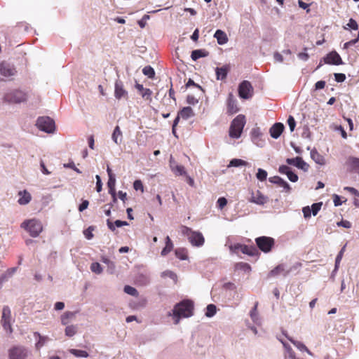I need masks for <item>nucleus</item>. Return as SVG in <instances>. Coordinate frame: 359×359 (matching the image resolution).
Returning <instances> with one entry per match:
<instances>
[{
    "instance_id": "nucleus-45",
    "label": "nucleus",
    "mask_w": 359,
    "mask_h": 359,
    "mask_svg": "<svg viewBox=\"0 0 359 359\" xmlns=\"http://www.w3.org/2000/svg\"><path fill=\"white\" fill-rule=\"evenodd\" d=\"M351 29L353 30H357L359 29V26L358 25V22L353 18L349 19L348 22L346 24V26H344V29Z\"/></svg>"
},
{
    "instance_id": "nucleus-60",
    "label": "nucleus",
    "mask_w": 359,
    "mask_h": 359,
    "mask_svg": "<svg viewBox=\"0 0 359 359\" xmlns=\"http://www.w3.org/2000/svg\"><path fill=\"white\" fill-rule=\"evenodd\" d=\"M194 231L191 230V229L186 226H182L181 227V232L183 235L187 236L188 238L191 234V233Z\"/></svg>"
},
{
    "instance_id": "nucleus-2",
    "label": "nucleus",
    "mask_w": 359,
    "mask_h": 359,
    "mask_svg": "<svg viewBox=\"0 0 359 359\" xmlns=\"http://www.w3.org/2000/svg\"><path fill=\"white\" fill-rule=\"evenodd\" d=\"M245 123V117L244 115L239 114L234 118L229 128V134L230 137L233 139L239 138L242 134Z\"/></svg>"
},
{
    "instance_id": "nucleus-16",
    "label": "nucleus",
    "mask_w": 359,
    "mask_h": 359,
    "mask_svg": "<svg viewBox=\"0 0 359 359\" xmlns=\"http://www.w3.org/2000/svg\"><path fill=\"white\" fill-rule=\"evenodd\" d=\"M250 201L257 205H263L268 201V197L257 190L255 193H252Z\"/></svg>"
},
{
    "instance_id": "nucleus-24",
    "label": "nucleus",
    "mask_w": 359,
    "mask_h": 359,
    "mask_svg": "<svg viewBox=\"0 0 359 359\" xmlns=\"http://www.w3.org/2000/svg\"><path fill=\"white\" fill-rule=\"evenodd\" d=\"M18 195H19L20 198L18 200V202L20 205H27L32 200L31 194L26 190L19 191Z\"/></svg>"
},
{
    "instance_id": "nucleus-54",
    "label": "nucleus",
    "mask_w": 359,
    "mask_h": 359,
    "mask_svg": "<svg viewBox=\"0 0 359 359\" xmlns=\"http://www.w3.org/2000/svg\"><path fill=\"white\" fill-rule=\"evenodd\" d=\"M287 177L288 178V180L290 181H291L292 182H296L298 181V176L296 173H294V172H292V170H291L288 173H287Z\"/></svg>"
},
{
    "instance_id": "nucleus-56",
    "label": "nucleus",
    "mask_w": 359,
    "mask_h": 359,
    "mask_svg": "<svg viewBox=\"0 0 359 359\" xmlns=\"http://www.w3.org/2000/svg\"><path fill=\"white\" fill-rule=\"evenodd\" d=\"M150 16L149 15H144L141 20H140L137 23L141 28H144L146 26L147 20H149Z\"/></svg>"
},
{
    "instance_id": "nucleus-44",
    "label": "nucleus",
    "mask_w": 359,
    "mask_h": 359,
    "mask_svg": "<svg viewBox=\"0 0 359 359\" xmlns=\"http://www.w3.org/2000/svg\"><path fill=\"white\" fill-rule=\"evenodd\" d=\"M161 276L162 278L168 277L170 279L173 280L174 282H176L177 279V274L175 273H174L173 271H170V270H166V271H163L161 273Z\"/></svg>"
},
{
    "instance_id": "nucleus-11",
    "label": "nucleus",
    "mask_w": 359,
    "mask_h": 359,
    "mask_svg": "<svg viewBox=\"0 0 359 359\" xmlns=\"http://www.w3.org/2000/svg\"><path fill=\"white\" fill-rule=\"evenodd\" d=\"M324 63L328 65H339L343 62L340 55L336 51H332L323 58Z\"/></svg>"
},
{
    "instance_id": "nucleus-8",
    "label": "nucleus",
    "mask_w": 359,
    "mask_h": 359,
    "mask_svg": "<svg viewBox=\"0 0 359 359\" xmlns=\"http://www.w3.org/2000/svg\"><path fill=\"white\" fill-rule=\"evenodd\" d=\"M229 249L231 252L233 253L238 254L241 252L243 254L248 255L250 256H254L257 252V250L255 247L242 245L240 243L231 245Z\"/></svg>"
},
{
    "instance_id": "nucleus-62",
    "label": "nucleus",
    "mask_w": 359,
    "mask_h": 359,
    "mask_svg": "<svg viewBox=\"0 0 359 359\" xmlns=\"http://www.w3.org/2000/svg\"><path fill=\"white\" fill-rule=\"evenodd\" d=\"M95 178H96V190L97 192H100L102 189V183L101 181V178H100V175H97L95 176Z\"/></svg>"
},
{
    "instance_id": "nucleus-1",
    "label": "nucleus",
    "mask_w": 359,
    "mask_h": 359,
    "mask_svg": "<svg viewBox=\"0 0 359 359\" xmlns=\"http://www.w3.org/2000/svg\"><path fill=\"white\" fill-rule=\"evenodd\" d=\"M194 302L190 299H184L175 304L172 309L175 324L180 322L181 318H189L194 314Z\"/></svg>"
},
{
    "instance_id": "nucleus-6",
    "label": "nucleus",
    "mask_w": 359,
    "mask_h": 359,
    "mask_svg": "<svg viewBox=\"0 0 359 359\" xmlns=\"http://www.w3.org/2000/svg\"><path fill=\"white\" fill-rule=\"evenodd\" d=\"M30 351L22 345H16L8 350L9 359H27L30 355Z\"/></svg>"
},
{
    "instance_id": "nucleus-31",
    "label": "nucleus",
    "mask_w": 359,
    "mask_h": 359,
    "mask_svg": "<svg viewBox=\"0 0 359 359\" xmlns=\"http://www.w3.org/2000/svg\"><path fill=\"white\" fill-rule=\"evenodd\" d=\"M180 117H182L183 119H188L191 117H193L194 116V112L191 107H183L178 114Z\"/></svg>"
},
{
    "instance_id": "nucleus-4",
    "label": "nucleus",
    "mask_w": 359,
    "mask_h": 359,
    "mask_svg": "<svg viewBox=\"0 0 359 359\" xmlns=\"http://www.w3.org/2000/svg\"><path fill=\"white\" fill-rule=\"evenodd\" d=\"M27 99V93L19 89L11 90L8 91L4 96V102L8 103L18 104L25 102Z\"/></svg>"
},
{
    "instance_id": "nucleus-23",
    "label": "nucleus",
    "mask_w": 359,
    "mask_h": 359,
    "mask_svg": "<svg viewBox=\"0 0 359 359\" xmlns=\"http://www.w3.org/2000/svg\"><path fill=\"white\" fill-rule=\"evenodd\" d=\"M261 135L260 129L258 128H253L251 131L252 140L259 147H262L264 145V141L260 139Z\"/></svg>"
},
{
    "instance_id": "nucleus-48",
    "label": "nucleus",
    "mask_w": 359,
    "mask_h": 359,
    "mask_svg": "<svg viewBox=\"0 0 359 359\" xmlns=\"http://www.w3.org/2000/svg\"><path fill=\"white\" fill-rule=\"evenodd\" d=\"M90 270L96 274H100L103 269L98 262H93L91 264Z\"/></svg>"
},
{
    "instance_id": "nucleus-28",
    "label": "nucleus",
    "mask_w": 359,
    "mask_h": 359,
    "mask_svg": "<svg viewBox=\"0 0 359 359\" xmlns=\"http://www.w3.org/2000/svg\"><path fill=\"white\" fill-rule=\"evenodd\" d=\"M77 311H66L61 316V323L63 325H67L70 322L71 320H73Z\"/></svg>"
},
{
    "instance_id": "nucleus-14",
    "label": "nucleus",
    "mask_w": 359,
    "mask_h": 359,
    "mask_svg": "<svg viewBox=\"0 0 359 359\" xmlns=\"http://www.w3.org/2000/svg\"><path fill=\"white\" fill-rule=\"evenodd\" d=\"M16 73L15 68L9 63H0V74L5 77L14 76Z\"/></svg>"
},
{
    "instance_id": "nucleus-17",
    "label": "nucleus",
    "mask_w": 359,
    "mask_h": 359,
    "mask_svg": "<svg viewBox=\"0 0 359 359\" xmlns=\"http://www.w3.org/2000/svg\"><path fill=\"white\" fill-rule=\"evenodd\" d=\"M128 95V92L123 88V83L120 80L115 82L114 96L116 99L120 100Z\"/></svg>"
},
{
    "instance_id": "nucleus-40",
    "label": "nucleus",
    "mask_w": 359,
    "mask_h": 359,
    "mask_svg": "<svg viewBox=\"0 0 359 359\" xmlns=\"http://www.w3.org/2000/svg\"><path fill=\"white\" fill-rule=\"evenodd\" d=\"M172 172L176 176H185L187 174L185 168L182 165H178L174 167V170H172Z\"/></svg>"
},
{
    "instance_id": "nucleus-29",
    "label": "nucleus",
    "mask_w": 359,
    "mask_h": 359,
    "mask_svg": "<svg viewBox=\"0 0 359 359\" xmlns=\"http://www.w3.org/2000/svg\"><path fill=\"white\" fill-rule=\"evenodd\" d=\"M214 37L217 39V43L219 45H224L228 41L226 33L221 29L216 30Z\"/></svg>"
},
{
    "instance_id": "nucleus-59",
    "label": "nucleus",
    "mask_w": 359,
    "mask_h": 359,
    "mask_svg": "<svg viewBox=\"0 0 359 359\" xmlns=\"http://www.w3.org/2000/svg\"><path fill=\"white\" fill-rule=\"evenodd\" d=\"M187 102L189 104L195 105L198 102V100L196 98L194 95H189L187 97Z\"/></svg>"
},
{
    "instance_id": "nucleus-46",
    "label": "nucleus",
    "mask_w": 359,
    "mask_h": 359,
    "mask_svg": "<svg viewBox=\"0 0 359 359\" xmlns=\"http://www.w3.org/2000/svg\"><path fill=\"white\" fill-rule=\"evenodd\" d=\"M267 172L262 168H258L257 172L256 174V177L261 182H263L267 178Z\"/></svg>"
},
{
    "instance_id": "nucleus-21",
    "label": "nucleus",
    "mask_w": 359,
    "mask_h": 359,
    "mask_svg": "<svg viewBox=\"0 0 359 359\" xmlns=\"http://www.w3.org/2000/svg\"><path fill=\"white\" fill-rule=\"evenodd\" d=\"M135 88L140 92L143 99L151 101L152 91L149 88H144L143 85L136 83Z\"/></svg>"
},
{
    "instance_id": "nucleus-36",
    "label": "nucleus",
    "mask_w": 359,
    "mask_h": 359,
    "mask_svg": "<svg viewBox=\"0 0 359 359\" xmlns=\"http://www.w3.org/2000/svg\"><path fill=\"white\" fill-rule=\"evenodd\" d=\"M283 347L285 351V358L294 359L295 353L293 351L292 347L287 343H283Z\"/></svg>"
},
{
    "instance_id": "nucleus-55",
    "label": "nucleus",
    "mask_w": 359,
    "mask_h": 359,
    "mask_svg": "<svg viewBox=\"0 0 359 359\" xmlns=\"http://www.w3.org/2000/svg\"><path fill=\"white\" fill-rule=\"evenodd\" d=\"M133 188L136 190V191H141L142 192L144 191V187H143V184H142V182L141 180H137L134 182L133 183Z\"/></svg>"
},
{
    "instance_id": "nucleus-26",
    "label": "nucleus",
    "mask_w": 359,
    "mask_h": 359,
    "mask_svg": "<svg viewBox=\"0 0 359 359\" xmlns=\"http://www.w3.org/2000/svg\"><path fill=\"white\" fill-rule=\"evenodd\" d=\"M283 334L290 341L299 351H306L308 354L312 355V353L307 348V347L301 341L294 340L292 338L287 336L285 332Z\"/></svg>"
},
{
    "instance_id": "nucleus-27",
    "label": "nucleus",
    "mask_w": 359,
    "mask_h": 359,
    "mask_svg": "<svg viewBox=\"0 0 359 359\" xmlns=\"http://www.w3.org/2000/svg\"><path fill=\"white\" fill-rule=\"evenodd\" d=\"M311 158L317 163L323 165L325 163V158L320 154L316 149L311 151Z\"/></svg>"
},
{
    "instance_id": "nucleus-20",
    "label": "nucleus",
    "mask_w": 359,
    "mask_h": 359,
    "mask_svg": "<svg viewBox=\"0 0 359 359\" xmlns=\"http://www.w3.org/2000/svg\"><path fill=\"white\" fill-rule=\"evenodd\" d=\"M230 71V66L225 65L221 67L215 68L216 79L217 80L223 81L226 79L229 72Z\"/></svg>"
},
{
    "instance_id": "nucleus-15",
    "label": "nucleus",
    "mask_w": 359,
    "mask_h": 359,
    "mask_svg": "<svg viewBox=\"0 0 359 359\" xmlns=\"http://www.w3.org/2000/svg\"><path fill=\"white\" fill-rule=\"evenodd\" d=\"M237 100L232 93H229L227 98V113L233 114L238 111Z\"/></svg>"
},
{
    "instance_id": "nucleus-51",
    "label": "nucleus",
    "mask_w": 359,
    "mask_h": 359,
    "mask_svg": "<svg viewBox=\"0 0 359 359\" xmlns=\"http://www.w3.org/2000/svg\"><path fill=\"white\" fill-rule=\"evenodd\" d=\"M269 181L271 182V183H273V184H278L279 185L280 187L282 186V184H283V182H285V180L283 179H282L279 176H273V177H271L269 179Z\"/></svg>"
},
{
    "instance_id": "nucleus-5",
    "label": "nucleus",
    "mask_w": 359,
    "mask_h": 359,
    "mask_svg": "<svg viewBox=\"0 0 359 359\" xmlns=\"http://www.w3.org/2000/svg\"><path fill=\"white\" fill-rule=\"evenodd\" d=\"M36 126L40 130L46 133H52L55 129V121L48 116L39 117Z\"/></svg>"
},
{
    "instance_id": "nucleus-22",
    "label": "nucleus",
    "mask_w": 359,
    "mask_h": 359,
    "mask_svg": "<svg viewBox=\"0 0 359 359\" xmlns=\"http://www.w3.org/2000/svg\"><path fill=\"white\" fill-rule=\"evenodd\" d=\"M346 165L348 166L351 172L359 174V158L349 156L347 159Z\"/></svg>"
},
{
    "instance_id": "nucleus-38",
    "label": "nucleus",
    "mask_w": 359,
    "mask_h": 359,
    "mask_svg": "<svg viewBox=\"0 0 359 359\" xmlns=\"http://www.w3.org/2000/svg\"><path fill=\"white\" fill-rule=\"evenodd\" d=\"M235 269L236 270L243 271L245 273H250V271H251V266L245 262L237 263L235 266Z\"/></svg>"
},
{
    "instance_id": "nucleus-33",
    "label": "nucleus",
    "mask_w": 359,
    "mask_h": 359,
    "mask_svg": "<svg viewBox=\"0 0 359 359\" xmlns=\"http://www.w3.org/2000/svg\"><path fill=\"white\" fill-rule=\"evenodd\" d=\"M173 248V244L170 237L168 236L165 238V246L163 248L161 251V255L165 256L167 255Z\"/></svg>"
},
{
    "instance_id": "nucleus-52",
    "label": "nucleus",
    "mask_w": 359,
    "mask_h": 359,
    "mask_svg": "<svg viewBox=\"0 0 359 359\" xmlns=\"http://www.w3.org/2000/svg\"><path fill=\"white\" fill-rule=\"evenodd\" d=\"M94 230V226H90L88 229L83 231V234L86 239L90 240L93 238V231Z\"/></svg>"
},
{
    "instance_id": "nucleus-57",
    "label": "nucleus",
    "mask_w": 359,
    "mask_h": 359,
    "mask_svg": "<svg viewBox=\"0 0 359 359\" xmlns=\"http://www.w3.org/2000/svg\"><path fill=\"white\" fill-rule=\"evenodd\" d=\"M334 76L335 81L339 83L343 82L346 79V75L343 73H334Z\"/></svg>"
},
{
    "instance_id": "nucleus-64",
    "label": "nucleus",
    "mask_w": 359,
    "mask_h": 359,
    "mask_svg": "<svg viewBox=\"0 0 359 359\" xmlns=\"http://www.w3.org/2000/svg\"><path fill=\"white\" fill-rule=\"evenodd\" d=\"M302 212L304 214V217L305 218H309L311 215V210L309 206L304 207L302 209Z\"/></svg>"
},
{
    "instance_id": "nucleus-61",
    "label": "nucleus",
    "mask_w": 359,
    "mask_h": 359,
    "mask_svg": "<svg viewBox=\"0 0 359 359\" xmlns=\"http://www.w3.org/2000/svg\"><path fill=\"white\" fill-rule=\"evenodd\" d=\"M217 203L218 208L222 210L226 205L227 200L224 197H221V198H219V199L217 201Z\"/></svg>"
},
{
    "instance_id": "nucleus-47",
    "label": "nucleus",
    "mask_w": 359,
    "mask_h": 359,
    "mask_svg": "<svg viewBox=\"0 0 359 359\" xmlns=\"http://www.w3.org/2000/svg\"><path fill=\"white\" fill-rule=\"evenodd\" d=\"M123 291L126 294L133 297H137L138 295L137 290L135 287L130 285H126L123 288Z\"/></svg>"
},
{
    "instance_id": "nucleus-34",
    "label": "nucleus",
    "mask_w": 359,
    "mask_h": 359,
    "mask_svg": "<svg viewBox=\"0 0 359 359\" xmlns=\"http://www.w3.org/2000/svg\"><path fill=\"white\" fill-rule=\"evenodd\" d=\"M248 163L239 158H233L230 161L228 167H239L248 165Z\"/></svg>"
},
{
    "instance_id": "nucleus-58",
    "label": "nucleus",
    "mask_w": 359,
    "mask_h": 359,
    "mask_svg": "<svg viewBox=\"0 0 359 359\" xmlns=\"http://www.w3.org/2000/svg\"><path fill=\"white\" fill-rule=\"evenodd\" d=\"M338 226H342L346 229H349L351 227V223L348 220H341L337 223Z\"/></svg>"
},
{
    "instance_id": "nucleus-39",
    "label": "nucleus",
    "mask_w": 359,
    "mask_h": 359,
    "mask_svg": "<svg viewBox=\"0 0 359 359\" xmlns=\"http://www.w3.org/2000/svg\"><path fill=\"white\" fill-rule=\"evenodd\" d=\"M345 248H346V245H344L341 249V250L339 252L338 255H337V257H336V259H335V265H334V269L333 270V272H337L338 269H339V264L341 262V260L342 259V257H343V255H344V252L345 251Z\"/></svg>"
},
{
    "instance_id": "nucleus-25",
    "label": "nucleus",
    "mask_w": 359,
    "mask_h": 359,
    "mask_svg": "<svg viewBox=\"0 0 359 359\" xmlns=\"http://www.w3.org/2000/svg\"><path fill=\"white\" fill-rule=\"evenodd\" d=\"M111 139L115 144L120 145L122 142L123 135L118 126H116L111 135Z\"/></svg>"
},
{
    "instance_id": "nucleus-12",
    "label": "nucleus",
    "mask_w": 359,
    "mask_h": 359,
    "mask_svg": "<svg viewBox=\"0 0 359 359\" xmlns=\"http://www.w3.org/2000/svg\"><path fill=\"white\" fill-rule=\"evenodd\" d=\"M286 163L288 165H294L297 167L299 169H301L304 170V172H306L309 170V165L306 163L302 157L297 156L296 158H287Z\"/></svg>"
},
{
    "instance_id": "nucleus-63",
    "label": "nucleus",
    "mask_w": 359,
    "mask_h": 359,
    "mask_svg": "<svg viewBox=\"0 0 359 359\" xmlns=\"http://www.w3.org/2000/svg\"><path fill=\"white\" fill-rule=\"evenodd\" d=\"M292 169L289 166L285 165H282L278 168L279 172L285 175H287V173H288Z\"/></svg>"
},
{
    "instance_id": "nucleus-35",
    "label": "nucleus",
    "mask_w": 359,
    "mask_h": 359,
    "mask_svg": "<svg viewBox=\"0 0 359 359\" xmlns=\"http://www.w3.org/2000/svg\"><path fill=\"white\" fill-rule=\"evenodd\" d=\"M78 331V327L75 325H67L65 330V335L72 337L74 336Z\"/></svg>"
},
{
    "instance_id": "nucleus-13",
    "label": "nucleus",
    "mask_w": 359,
    "mask_h": 359,
    "mask_svg": "<svg viewBox=\"0 0 359 359\" xmlns=\"http://www.w3.org/2000/svg\"><path fill=\"white\" fill-rule=\"evenodd\" d=\"M189 241L194 246L201 247L204 244L205 239L203 234L199 231H193L189 236Z\"/></svg>"
},
{
    "instance_id": "nucleus-41",
    "label": "nucleus",
    "mask_w": 359,
    "mask_h": 359,
    "mask_svg": "<svg viewBox=\"0 0 359 359\" xmlns=\"http://www.w3.org/2000/svg\"><path fill=\"white\" fill-rule=\"evenodd\" d=\"M142 73L149 79H154L155 76V71L154 68L149 65L143 68Z\"/></svg>"
},
{
    "instance_id": "nucleus-30",
    "label": "nucleus",
    "mask_w": 359,
    "mask_h": 359,
    "mask_svg": "<svg viewBox=\"0 0 359 359\" xmlns=\"http://www.w3.org/2000/svg\"><path fill=\"white\" fill-rule=\"evenodd\" d=\"M257 304L258 303L257 302L255 305V306L251 309L250 312V316L252 319V320L257 325H261L262 324V319L261 318L259 317L258 313H257Z\"/></svg>"
},
{
    "instance_id": "nucleus-42",
    "label": "nucleus",
    "mask_w": 359,
    "mask_h": 359,
    "mask_svg": "<svg viewBox=\"0 0 359 359\" xmlns=\"http://www.w3.org/2000/svg\"><path fill=\"white\" fill-rule=\"evenodd\" d=\"M175 255L180 260H186L188 258L187 250L184 248L176 249Z\"/></svg>"
},
{
    "instance_id": "nucleus-19",
    "label": "nucleus",
    "mask_w": 359,
    "mask_h": 359,
    "mask_svg": "<svg viewBox=\"0 0 359 359\" xmlns=\"http://www.w3.org/2000/svg\"><path fill=\"white\" fill-rule=\"evenodd\" d=\"M284 128L285 126L282 123H276L269 129L270 135L274 139H278L282 134Z\"/></svg>"
},
{
    "instance_id": "nucleus-43",
    "label": "nucleus",
    "mask_w": 359,
    "mask_h": 359,
    "mask_svg": "<svg viewBox=\"0 0 359 359\" xmlns=\"http://www.w3.org/2000/svg\"><path fill=\"white\" fill-rule=\"evenodd\" d=\"M217 308L215 304H208L206 307L205 316L208 318L214 316L216 313Z\"/></svg>"
},
{
    "instance_id": "nucleus-32",
    "label": "nucleus",
    "mask_w": 359,
    "mask_h": 359,
    "mask_svg": "<svg viewBox=\"0 0 359 359\" xmlns=\"http://www.w3.org/2000/svg\"><path fill=\"white\" fill-rule=\"evenodd\" d=\"M208 55V52L205 49H196L191 52V57L193 60L196 61L201 57H204Z\"/></svg>"
},
{
    "instance_id": "nucleus-9",
    "label": "nucleus",
    "mask_w": 359,
    "mask_h": 359,
    "mask_svg": "<svg viewBox=\"0 0 359 359\" xmlns=\"http://www.w3.org/2000/svg\"><path fill=\"white\" fill-rule=\"evenodd\" d=\"M238 91L241 98L248 100L253 95V87L250 81L245 80L239 84Z\"/></svg>"
},
{
    "instance_id": "nucleus-3",
    "label": "nucleus",
    "mask_w": 359,
    "mask_h": 359,
    "mask_svg": "<svg viewBox=\"0 0 359 359\" xmlns=\"http://www.w3.org/2000/svg\"><path fill=\"white\" fill-rule=\"evenodd\" d=\"M20 226L28 231L29 235L33 238L39 236L43 230L41 222L36 219L25 220L21 224Z\"/></svg>"
},
{
    "instance_id": "nucleus-18",
    "label": "nucleus",
    "mask_w": 359,
    "mask_h": 359,
    "mask_svg": "<svg viewBox=\"0 0 359 359\" xmlns=\"http://www.w3.org/2000/svg\"><path fill=\"white\" fill-rule=\"evenodd\" d=\"M291 271V269H286V266L285 264H278L276 267H275L273 270H271L269 276H276L278 275L282 274L283 276H287L290 272Z\"/></svg>"
},
{
    "instance_id": "nucleus-7",
    "label": "nucleus",
    "mask_w": 359,
    "mask_h": 359,
    "mask_svg": "<svg viewBox=\"0 0 359 359\" xmlns=\"http://www.w3.org/2000/svg\"><path fill=\"white\" fill-rule=\"evenodd\" d=\"M11 311L8 306H4L2 309L1 324L4 330L8 334L13 332Z\"/></svg>"
},
{
    "instance_id": "nucleus-53",
    "label": "nucleus",
    "mask_w": 359,
    "mask_h": 359,
    "mask_svg": "<svg viewBox=\"0 0 359 359\" xmlns=\"http://www.w3.org/2000/svg\"><path fill=\"white\" fill-rule=\"evenodd\" d=\"M287 124L291 132L294 131L296 126V121L292 116H289L287 118Z\"/></svg>"
},
{
    "instance_id": "nucleus-50",
    "label": "nucleus",
    "mask_w": 359,
    "mask_h": 359,
    "mask_svg": "<svg viewBox=\"0 0 359 359\" xmlns=\"http://www.w3.org/2000/svg\"><path fill=\"white\" fill-rule=\"evenodd\" d=\"M322 205H323L322 202L315 203L312 204V205L310 208L311 210V212L313 216H316L318 213V212L320 211V210L321 208Z\"/></svg>"
},
{
    "instance_id": "nucleus-49",
    "label": "nucleus",
    "mask_w": 359,
    "mask_h": 359,
    "mask_svg": "<svg viewBox=\"0 0 359 359\" xmlns=\"http://www.w3.org/2000/svg\"><path fill=\"white\" fill-rule=\"evenodd\" d=\"M190 86H194V87L197 88L198 91L200 92L201 95H202V94L204 92V90L202 88V87L201 86H199L198 84L196 83L194 81V80H192L191 79H189L188 80L187 83H186V88H189Z\"/></svg>"
},
{
    "instance_id": "nucleus-37",
    "label": "nucleus",
    "mask_w": 359,
    "mask_h": 359,
    "mask_svg": "<svg viewBox=\"0 0 359 359\" xmlns=\"http://www.w3.org/2000/svg\"><path fill=\"white\" fill-rule=\"evenodd\" d=\"M69 351L70 353L77 358H88L89 356L88 353L83 350L72 348L69 349Z\"/></svg>"
},
{
    "instance_id": "nucleus-10",
    "label": "nucleus",
    "mask_w": 359,
    "mask_h": 359,
    "mask_svg": "<svg viewBox=\"0 0 359 359\" xmlns=\"http://www.w3.org/2000/svg\"><path fill=\"white\" fill-rule=\"evenodd\" d=\"M258 248L264 252H269L274 245V239L271 237L261 236L255 239Z\"/></svg>"
}]
</instances>
